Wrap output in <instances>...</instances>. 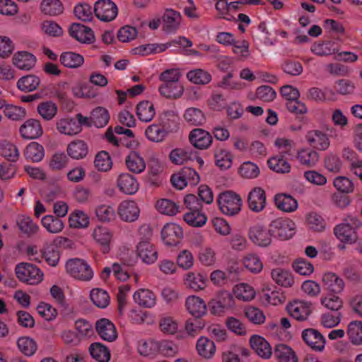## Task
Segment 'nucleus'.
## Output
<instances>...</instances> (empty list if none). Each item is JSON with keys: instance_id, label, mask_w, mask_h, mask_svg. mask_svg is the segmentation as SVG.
<instances>
[{"instance_id": "nucleus-36", "label": "nucleus", "mask_w": 362, "mask_h": 362, "mask_svg": "<svg viewBox=\"0 0 362 362\" xmlns=\"http://www.w3.org/2000/svg\"><path fill=\"white\" fill-rule=\"evenodd\" d=\"M197 350L200 356L206 358H210L215 354L216 346L213 341L207 337H202L197 340Z\"/></svg>"}, {"instance_id": "nucleus-25", "label": "nucleus", "mask_w": 362, "mask_h": 362, "mask_svg": "<svg viewBox=\"0 0 362 362\" xmlns=\"http://www.w3.org/2000/svg\"><path fill=\"white\" fill-rule=\"evenodd\" d=\"M112 236V233L107 228L101 226L96 227L93 233L94 240L101 246V250L103 253L109 252Z\"/></svg>"}, {"instance_id": "nucleus-61", "label": "nucleus", "mask_w": 362, "mask_h": 362, "mask_svg": "<svg viewBox=\"0 0 362 362\" xmlns=\"http://www.w3.org/2000/svg\"><path fill=\"white\" fill-rule=\"evenodd\" d=\"M95 168L103 172L110 170L112 166V162L109 153L102 151L99 152L95 158L94 160Z\"/></svg>"}, {"instance_id": "nucleus-64", "label": "nucleus", "mask_w": 362, "mask_h": 362, "mask_svg": "<svg viewBox=\"0 0 362 362\" xmlns=\"http://www.w3.org/2000/svg\"><path fill=\"white\" fill-rule=\"evenodd\" d=\"M76 17L83 21H90L93 18V9L91 6L86 3H79L74 10Z\"/></svg>"}, {"instance_id": "nucleus-12", "label": "nucleus", "mask_w": 362, "mask_h": 362, "mask_svg": "<svg viewBox=\"0 0 362 362\" xmlns=\"http://www.w3.org/2000/svg\"><path fill=\"white\" fill-rule=\"evenodd\" d=\"M117 211L121 219L126 222H133L137 220L140 214V210L134 201L121 202Z\"/></svg>"}, {"instance_id": "nucleus-11", "label": "nucleus", "mask_w": 362, "mask_h": 362, "mask_svg": "<svg viewBox=\"0 0 362 362\" xmlns=\"http://www.w3.org/2000/svg\"><path fill=\"white\" fill-rule=\"evenodd\" d=\"M161 237L168 245H176L182 237V228L175 223H167L161 230Z\"/></svg>"}, {"instance_id": "nucleus-40", "label": "nucleus", "mask_w": 362, "mask_h": 362, "mask_svg": "<svg viewBox=\"0 0 362 362\" xmlns=\"http://www.w3.org/2000/svg\"><path fill=\"white\" fill-rule=\"evenodd\" d=\"M24 154L26 159L40 162L45 156V151L42 145L33 141L26 146Z\"/></svg>"}, {"instance_id": "nucleus-20", "label": "nucleus", "mask_w": 362, "mask_h": 362, "mask_svg": "<svg viewBox=\"0 0 362 362\" xmlns=\"http://www.w3.org/2000/svg\"><path fill=\"white\" fill-rule=\"evenodd\" d=\"M20 133L25 139H34L42 134V128L39 120L29 119L20 127Z\"/></svg>"}, {"instance_id": "nucleus-34", "label": "nucleus", "mask_w": 362, "mask_h": 362, "mask_svg": "<svg viewBox=\"0 0 362 362\" xmlns=\"http://www.w3.org/2000/svg\"><path fill=\"white\" fill-rule=\"evenodd\" d=\"M88 351L90 356L99 362H108L110 359V350L100 342L91 344Z\"/></svg>"}, {"instance_id": "nucleus-43", "label": "nucleus", "mask_w": 362, "mask_h": 362, "mask_svg": "<svg viewBox=\"0 0 362 362\" xmlns=\"http://www.w3.org/2000/svg\"><path fill=\"white\" fill-rule=\"evenodd\" d=\"M42 225L51 233H58L64 228V222L53 215H46L41 220Z\"/></svg>"}, {"instance_id": "nucleus-23", "label": "nucleus", "mask_w": 362, "mask_h": 362, "mask_svg": "<svg viewBox=\"0 0 362 362\" xmlns=\"http://www.w3.org/2000/svg\"><path fill=\"white\" fill-rule=\"evenodd\" d=\"M306 139L308 143L320 151L326 150L329 146V139L327 134L319 130H312L308 132Z\"/></svg>"}, {"instance_id": "nucleus-8", "label": "nucleus", "mask_w": 362, "mask_h": 362, "mask_svg": "<svg viewBox=\"0 0 362 362\" xmlns=\"http://www.w3.org/2000/svg\"><path fill=\"white\" fill-rule=\"evenodd\" d=\"M249 238L251 241L259 247H267L272 243L270 228L267 229L262 225H255L249 230Z\"/></svg>"}, {"instance_id": "nucleus-37", "label": "nucleus", "mask_w": 362, "mask_h": 362, "mask_svg": "<svg viewBox=\"0 0 362 362\" xmlns=\"http://www.w3.org/2000/svg\"><path fill=\"white\" fill-rule=\"evenodd\" d=\"M272 279L279 285L284 287H290L293 284V278L290 272L281 268H276L272 271Z\"/></svg>"}, {"instance_id": "nucleus-41", "label": "nucleus", "mask_w": 362, "mask_h": 362, "mask_svg": "<svg viewBox=\"0 0 362 362\" xmlns=\"http://www.w3.org/2000/svg\"><path fill=\"white\" fill-rule=\"evenodd\" d=\"M127 168L132 173H141L146 168L144 159L136 152H132L126 158Z\"/></svg>"}, {"instance_id": "nucleus-51", "label": "nucleus", "mask_w": 362, "mask_h": 362, "mask_svg": "<svg viewBox=\"0 0 362 362\" xmlns=\"http://www.w3.org/2000/svg\"><path fill=\"white\" fill-rule=\"evenodd\" d=\"M184 220L189 226L201 227L206 223L207 218L201 210H190L184 215Z\"/></svg>"}, {"instance_id": "nucleus-62", "label": "nucleus", "mask_w": 362, "mask_h": 362, "mask_svg": "<svg viewBox=\"0 0 362 362\" xmlns=\"http://www.w3.org/2000/svg\"><path fill=\"white\" fill-rule=\"evenodd\" d=\"M156 208L161 214L174 216L179 211V206L170 199H163L156 203Z\"/></svg>"}, {"instance_id": "nucleus-48", "label": "nucleus", "mask_w": 362, "mask_h": 362, "mask_svg": "<svg viewBox=\"0 0 362 362\" xmlns=\"http://www.w3.org/2000/svg\"><path fill=\"white\" fill-rule=\"evenodd\" d=\"M40 81L35 75H27L21 77L17 82V87L24 92H31L37 89Z\"/></svg>"}, {"instance_id": "nucleus-19", "label": "nucleus", "mask_w": 362, "mask_h": 362, "mask_svg": "<svg viewBox=\"0 0 362 362\" xmlns=\"http://www.w3.org/2000/svg\"><path fill=\"white\" fill-rule=\"evenodd\" d=\"M117 185L119 190L127 194H134L139 189L136 179L129 173H122L118 176Z\"/></svg>"}, {"instance_id": "nucleus-26", "label": "nucleus", "mask_w": 362, "mask_h": 362, "mask_svg": "<svg viewBox=\"0 0 362 362\" xmlns=\"http://www.w3.org/2000/svg\"><path fill=\"white\" fill-rule=\"evenodd\" d=\"M186 307L189 313L196 318L203 316L206 311L204 301L199 297L189 296L186 300Z\"/></svg>"}, {"instance_id": "nucleus-49", "label": "nucleus", "mask_w": 362, "mask_h": 362, "mask_svg": "<svg viewBox=\"0 0 362 362\" xmlns=\"http://www.w3.org/2000/svg\"><path fill=\"white\" fill-rule=\"evenodd\" d=\"M184 117L187 123L194 126L202 125L205 122V117L202 111L195 107L187 108L184 114Z\"/></svg>"}, {"instance_id": "nucleus-58", "label": "nucleus", "mask_w": 362, "mask_h": 362, "mask_svg": "<svg viewBox=\"0 0 362 362\" xmlns=\"http://www.w3.org/2000/svg\"><path fill=\"white\" fill-rule=\"evenodd\" d=\"M90 297L93 303L100 308H106L110 302L108 293L101 288H93L90 291Z\"/></svg>"}, {"instance_id": "nucleus-29", "label": "nucleus", "mask_w": 362, "mask_h": 362, "mask_svg": "<svg viewBox=\"0 0 362 362\" xmlns=\"http://www.w3.org/2000/svg\"><path fill=\"white\" fill-rule=\"evenodd\" d=\"M274 354L279 362H298V358L294 351L284 344L276 345Z\"/></svg>"}, {"instance_id": "nucleus-63", "label": "nucleus", "mask_w": 362, "mask_h": 362, "mask_svg": "<svg viewBox=\"0 0 362 362\" xmlns=\"http://www.w3.org/2000/svg\"><path fill=\"white\" fill-rule=\"evenodd\" d=\"M4 114L11 120L18 121L25 118L26 112L20 106L8 103L4 110Z\"/></svg>"}, {"instance_id": "nucleus-31", "label": "nucleus", "mask_w": 362, "mask_h": 362, "mask_svg": "<svg viewBox=\"0 0 362 362\" xmlns=\"http://www.w3.org/2000/svg\"><path fill=\"white\" fill-rule=\"evenodd\" d=\"M322 281L325 288L330 292L339 293L344 289L343 280L334 273L328 272L325 274Z\"/></svg>"}, {"instance_id": "nucleus-18", "label": "nucleus", "mask_w": 362, "mask_h": 362, "mask_svg": "<svg viewBox=\"0 0 362 362\" xmlns=\"http://www.w3.org/2000/svg\"><path fill=\"white\" fill-rule=\"evenodd\" d=\"M249 208L255 212L262 211L266 205L265 192L261 187H255L248 194Z\"/></svg>"}, {"instance_id": "nucleus-53", "label": "nucleus", "mask_w": 362, "mask_h": 362, "mask_svg": "<svg viewBox=\"0 0 362 362\" xmlns=\"http://www.w3.org/2000/svg\"><path fill=\"white\" fill-rule=\"evenodd\" d=\"M69 223L71 228H86L89 224V218L83 211H76L69 215Z\"/></svg>"}, {"instance_id": "nucleus-4", "label": "nucleus", "mask_w": 362, "mask_h": 362, "mask_svg": "<svg viewBox=\"0 0 362 362\" xmlns=\"http://www.w3.org/2000/svg\"><path fill=\"white\" fill-rule=\"evenodd\" d=\"M361 221L354 217L346 219L334 228L335 236L341 242L351 243L357 240L356 229L361 226Z\"/></svg>"}, {"instance_id": "nucleus-50", "label": "nucleus", "mask_w": 362, "mask_h": 362, "mask_svg": "<svg viewBox=\"0 0 362 362\" xmlns=\"http://www.w3.org/2000/svg\"><path fill=\"white\" fill-rule=\"evenodd\" d=\"M206 281V276L201 274L189 273L185 279V284L194 291H199L205 288Z\"/></svg>"}, {"instance_id": "nucleus-1", "label": "nucleus", "mask_w": 362, "mask_h": 362, "mask_svg": "<svg viewBox=\"0 0 362 362\" xmlns=\"http://www.w3.org/2000/svg\"><path fill=\"white\" fill-rule=\"evenodd\" d=\"M140 234L146 233L145 238H141L136 245L137 256L143 262L151 264L158 259V253L154 245L149 241L151 236V230L148 226H143L139 229Z\"/></svg>"}, {"instance_id": "nucleus-30", "label": "nucleus", "mask_w": 362, "mask_h": 362, "mask_svg": "<svg viewBox=\"0 0 362 362\" xmlns=\"http://www.w3.org/2000/svg\"><path fill=\"white\" fill-rule=\"evenodd\" d=\"M277 208L285 212H292L298 208V202L293 197L286 194H278L274 197Z\"/></svg>"}, {"instance_id": "nucleus-24", "label": "nucleus", "mask_w": 362, "mask_h": 362, "mask_svg": "<svg viewBox=\"0 0 362 362\" xmlns=\"http://www.w3.org/2000/svg\"><path fill=\"white\" fill-rule=\"evenodd\" d=\"M56 127L59 132L68 136L76 135L82 129H79V124L76 119L72 117L60 119L57 121Z\"/></svg>"}, {"instance_id": "nucleus-10", "label": "nucleus", "mask_w": 362, "mask_h": 362, "mask_svg": "<svg viewBox=\"0 0 362 362\" xmlns=\"http://www.w3.org/2000/svg\"><path fill=\"white\" fill-rule=\"evenodd\" d=\"M95 329L100 337L107 341H114L117 338L115 325L108 319L102 318L95 323Z\"/></svg>"}, {"instance_id": "nucleus-55", "label": "nucleus", "mask_w": 362, "mask_h": 362, "mask_svg": "<svg viewBox=\"0 0 362 362\" xmlns=\"http://www.w3.org/2000/svg\"><path fill=\"white\" fill-rule=\"evenodd\" d=\"M17 224L20 230L29 236L35 234L39 229V226L28 216H20Z\"/></svg>"}, {"instance_id": "nucleus-3", "label": "nucleus", "mask_w": 362, "mask_h": 362, "mask_svg": "<svg viewBox=\"0 0 362 362\" xmlns=\"http://www.w3.org/2000/svg\"><path fill=\"white\" fill-rule=\"evenodd\" d=\"M217 203L221 211L223 214L230 216L238 214L242 206L240 197L232 191L220 193L217 199Z\"/></svg>"}, {"instance_id": "nucleus-39", "label": "nucleus", "mask_w": 362, "mask_h": 362, "mask_svg": "<svg viewBox=\"0 0 362 362\" xmlns=\"http://www.w3.org/2000/svg\"><path fill=\"white\" fill-rule=\"evenodd\" d=\"M187 78L190 82L199 85H205L211 81V75L202 69L190 70L187 73Z\"/></svg>"}, {"instance_id": "nucleus-16", "label": "nucleus", "mask_w": 362, "mask_h": 362, "mask_svg": "<svg viewBox=\"0 0 362 362\" xmlns=\"http://www.w3.org/2000/svg\"><path fill=\"white\" fill-rule=\"evenodd\" d=\"M233 305L232 296L228 292L221 293L215 299L209 302L211 312L214 315H221L227 308Z\"/></svg>"}, {"instance_id": "nucleus-47", "label": "nucleus", "mask_w": 362, "mask_h": 362, "mask_svg": "<svg viewBox=\"0 0 362 362\" xmlns=\"http://www.w3.org/2000/svg\"><path fill=\"white\" fill-rule=\"evenodd\" d=\"M110 115L107 110L103 107H97L91 112V121L97 128L105 127L109 122Z\"/></svg>"}, {"instance_id": "nucleus-35", "label": "nucleus", "mask_w": 362, "mask_h": 362, "mask_svg": "<svg viewBox=\"0 0 362 362\" xmlns=\"http://www.w3.org/2000/svg\"><path fill=\"white\" fill-rule=\"evenodd\" d=\"M153 103L148 100L141 101L136 106V115L141 122H148L155 116Z\"/></svg>"}, {"instance_id": "nucleus-42", "label": "nucleus", "mask_w": 362, "mask_h": 362, "mask_svg": "<svg viewBox=\"0 0 362 362\" xmlns=\"http://www.w3.org/2000/svg\"><path fill=\"white\" fill-rule=\"evenodd\" d=\"M296 158L302 165L313 167L318 161L319 156L315 151L304 148L297 152Z\"/></svg>"}, {"instance_id": "nucleus-52", "label": "nucleus", "mask_w": 362, "mask_h": 362, "mask_svg": "<svg viewBox=\"0 0 362 362\" xmlns=\"http://www.w3.org/2000/svg\"><path fill=\"white\" fill-rule=\"evenodd\" d=\"M338 50L337 45L331 41L314 44L311 51L318 56H328L335 53Z\"/></svg>"}, {"instance_id": "nucleus-5", "label": "nucleus", "mask_w": 362, "mask_h": 362, "mask_svg": "<svg viewBox=\"0 0 362 362\" xmlns=\"http://www.w3.org/2000/svg\"><path fill=\"white\" fill-rule=\"evenodd\" d=\"M15 270L18 279L28 284H37L42 279V272L33 264L21 262L16 267Z\"/></svg>"}, {"instance_id": "nucleus-59", "label": "nucleus", "mask_w": 362, "mask_h": 362, "mask_svg": "<svg viewBox=\"0 0 362 362\" xmlns=\"http://www.w3.org/2000/svg\"><path fill=\"white\" fill-rule=\"evenodd\" d=\"M0 155L11 162L16 161L19 157L16 146L8 141L0 142Z\"/></svg>"}, {"instance_id": "nucleus-13", "label": "nucleus", "mask_w": 362, "mask_h": 362, "mask_svg": "<svg viewBox=\"0 0 362 362\" xmlns=\"http://www.w3.org/2000/svg\"><path fill=\"white\" fill-rule=\"evenodd\" d=\"M181 15L172 8L165 9L163 16V30L166 33H175L180 25Z\"/></svg>"}, {"instance_id": "nucleus-33", "label": "nucleus", "mask_w": 362, "mask_h": 362, "mask_svg": "<svg viewBox=\"0 0 362 362\" xmlns=\"http://www.w3.org/2000/svg\"><path fill=\"white\" fill-rule=\"evenodd\" d=\"M134 300L139 305L145 308H152L156 304V296L148 289H140L133 296Z\"/></svg>"}, {"instance_id": "nucleus-15", "label": "nucleus", "mask_w": 362, "mask_h": 362, "mask_svg": "<svg viewBox=\"0 0 362 362\" xmlns=\"http://www.w3.org/2000/svg\"><path fill=\"white\" fill-rule=\"evenodd\" d=\"M189 139L193 146L199 149L207 148L212 142L211 135L202 129H194L189 135Z\"/></svg>"}, {"instance_id": "nucleus-45", "label": "nucleus", "mask_w": 362, "mask_h": 362, "mask_svg": "<svg viewBox=\"0 0 362 362\" xmlns=\"http://www.w3.org/2000/svg\"><path fill=\"white\" fill-rule=\"evenodd\" d=\"M275 145L279 148L278 154L293 158L296 154L295 143L291 139L279 138L275 141Z\"/></svg>"}, {"instance_id": "nucleus-57", "label": "nucleus", "mask_w": 362, "mask_h": 362, "mask_svg": "<svg viewBox=\"0 0 362 362\" xmlns=\"http://www.w3.org/2000/svg\"><path fill=\"white\" fill-rule=\"evenodd\" d=\"M348 335L354 344H362V322L352 321L348 326Z\"/></svg>"}, {"instance_id": "nucleus-44", "label": "nucleus", "mask_w": 362, "mask_h": 362, "mask_svg": "<svg viewBox=\"0 0 362 362\" xmlns=\"http://www.w3.org/2000/svg\"><path fill=\"white\" fill-rule=\"evenodd\" d=\"M59 60L64 66L72 69L79 67L84 62L82 55L72 52H63Z\"/></svg>"}, {"instance_id": "nucleus-60", "label": "nucleus", "mask_w": 362, "mask_h": 362, "mask_svg": "<svg viewBox=\"0 0 362 362\" xmlns=\"http://www.w3.org/2000/svg\"><path fill=\"white\" fill-rule=\"evenodd\" d=\"M19 350L25 356H33L37 350V344L28 337H21L17 341Z\"/></svg>"}, {"instance_id": "nucleus-54", "label": "nucleus", "mask_w": 362, "mask_h": 362, "mask_svg": "<svg viewBox=\"0 0 362 362\" xmlns=\"http://www.w3.org/2000/svg\"><path fill=\"white\" fill-rule=\"evenodd\" d=\"M37 112L45 120L49 121L56 115L57 107L52 101H45L38 105Z\"/></svg>"}, {"instance_id": "nucleus-6", "label": "nucleus", "mask_w": 362, "mask_h": 362, "mask_svg": "<svg viewBox=\"0 0 362 362\" xmlns=\"http://www.w3.org/2000/svg\"><path fill=\"white\" fill-rule=\"evenodd\" d=\"M272 236L280 240H288L295 233V223L288 218H277L269 225Z\"/></svg>"}, {"instance_id": "nucleus-38", "label": "nucleus", "mask_w": 362, "mask_h": 362, "mask_svg": "<svg viewBox=\"0 0 362 362\" xmlns=\"http://www.w3.org/2000/svg\"><path fill=\"white\" fill-rule=\"evenodd\" d=\"M88 146L81 140L73 141L67 147L69 156L74 159H81L86 156L88 153Z\"/></svg>"}, {"instance_id": "nucleus-27", "label": "nucleus", "mask_w": 362, "mask_h": 362, "mask_svg": "<svg viewBox=\"0 0 362 362\" xmlns=\"http://www.w3.org/2000/svg\"><path fill=\"white\" fill-rule=\"evenodd\" d=\"M163 129L168 132H174L179 129L180 117L173 110L165 111L160 116Z\"/></svg>"}, {"instance_id": "nucleus-14", "label": "nucleus", "mask_w": 362, "mask_h": 362, "mask_svg": "<svg viewBox=\"0 0 362 362\" xmlns=\"http://www.w3.org/2000/svg\"><path fill=\"white\" fill-rule=\"evenodd\" d=\"M69 34L82 43H91L94 40L93 30L81 23H72L69 28Z\"/></svg>"}, {"instance_id": "nucleus-56", "label": "nucleus", "mask_w": 362, "mask_h": 362, "mask_svg": "<svg viewBox=\"0 0 362 362\" xmlns=\"http://www.w3.org/2000/svg\"><path fill=\"white\" fill-rule=\"evenodd\" d=\"M233 292L237 298L244 301H249L255 296L253 288L245 283L236 285L233 288Z\"/></svg>"}, {"instance_id": "nucleus-7", "label": "nucleus", "mask_w": 362, "mask_h": 362, "mask_svg": "<svg viewBox=\"0 0 362 362\" xmlns=\"http://www.w3.org/2000/svg\"><path fill=\"white\" fill-rule=\"evenodd\" d=\"M93 11L95 16L104 22L114 20L118 13L116 4L111 0H98L94 5Z\"/></svg>"}, {"instance_id": "nucleus-21", "label": "nucleus", "mask_w": 362, "mask_h": 362, "mask_svg": "<svg viewBox=\"0 0 362 362\" xmlns=\"http://www.w3.org/2000/svg\"><path fill=\"white\" fill-rule=\"evenodd\" d=\"M252 349L256 354L263 358H269L272 354V349L269 343L262 337L253 335L250 339Z\"/></svg>"}, {"instance_id": "nucleus-32", "label": "nucleus", "mask_w": 362, "mask_h": 362, "mask_svg": "<svg viewBox=\"0 0 362 362\" xmlns=\"http://www.w3.org/2000/svg\"><path fill=\"white\" fill-rule=\"evenodd\" d=\"M269 168L278 173H287L291 170V165L288 161V158L277 154L267 160Z\"/></svg>"}, {"instance_id": "nucleus-28", "label": "nucleus", "mask_w": 362, "mask_h": 362, "mask_svg": "<svg viewBox=\"0 0 362 362\" xmlns=\"http://www.w3.org/2000/svg\"><path fill=\"white\" fill-rule=\"evenodd\" d=\"M161 95L166 98L177 99L181 97L183 93V86L179 83H162L158 88Z\"/></svg>"}, {"instance_id": "nucleus-2", "label": "nucleus", "mask_w": 362, "mask_h": 362, "mask_svg": "<svg viewBox=\"0 0 362 362\" xmlns=\"http://www.w3.org/2000/svg\"><path fill=\"white\" fill-rule=\"evenodd\" d=\"M66 270L71 277L82 281H90L94 275L88 262L79 258L69 259L66 263Z\"/></svg>"}, {"instance_id": "nucleus-9", "label": "nucleus", "mask_w": 362, "mask_h": 362, "mask_svg": "<svg viewBox=\"0 0 362 362\" xmlns=\"http://www.w3.org/2000/svg\"><path fill=\"white\" fill-rule=\"evenodd\" d=\"M286 309L293 318L303 321L306 320L311 313L312 305L307 301L294 300L287 305Z\"/></svg>"}, {"instance_id": "nucleus-46", "label": "nucleus", "mask_w": 362, "mask_h": 362, "mask_svg": "<svg viewBox=\"0 0 362 362\" xmlns=\"http://www.w3.org/2000/svg\"><path fill=\"white\" fill-rule=\"evenodd\" d=\"M40 9L45 15L57 16L64 11V6L59 0H42Z\"/></svg>"}, {"instance_id": "nucleus-17", "label": "nucleus", "mask_w": 362, "mask_h": 362, "mask_svg": "<svg viewBox=\"0 0 362 362\" xmlns=\"http://www.w3.org/2000/svg\"><path fill=\"white\" fill-rule=\"evenodd\" d=\"M303 341L313 349L322 351L325 347V339L323 336L315 329H306L302 332Z\"/></svg>"}, {"instance_id": "nucleus-22", "label": "nucleus", "mask_w": 362, "mask_h": 362, "mask_svg": "<svg viewBox=\"0 0 362 362\" xmlns=\"http://www.w3.org/2000/svg\"><path fill=\"white\" fill-rule=\"evenodd\" d=\"M35 57L26 51H21L16 53L13 57V63L15 66L21 70H30L35 64Z\"/></svg>"}]
</instances>
